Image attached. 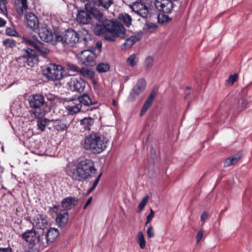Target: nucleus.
<instances>
[{"label": "nucleus", "mask_w": 252, "mask_h": 252, "mask_svg": "<svg viewBox=\"0 0 252 252\" xmlns=\"http://www.w3.org/2000/svg\"><path fill=\"white\" fill-rule=\"evenodd\" d=\"M96 169L91 159L82 160L76 165L75 170H70L67 174L72 179L82 181L91 179L95 175Z\"/></svg>", "instance_id": "obj_1"}, {"label": "nucleus", "mask_w": 252, "mask_h": 252, "mask_svg": "<svg viewBox=\"0 0 252 252\" xmlns=\"http://www.w3.org/2000/svg\"><path fill=\"white\" fill-rule=\"evenodd\" d=\"M108 140L102 135L93 132L87 135L81 143L82 147L93 154H99L107 147Z\"/></svg>", "instance_id": "obj_2"}, {"label": "nucleus", "mask_w": 252, "mask_h": 252, "mask_svg": "<svg viewBox=\"0 0 252 252\" xmlns=\"http://www.w3.org/2000/svg\"><path fill=\"white\" fill-rule=\"evenodd\" d=\"M92 16L100 22L103 21L102 12L96 8L94 4L88 2L85 4V11H78L76 15V20L82 24H89L92 21Z\"/></svg>", "instance_id": "obj_3"}, {"label": "nucleus", "mask_w": 252, "mask_h": 252, "mask_svg": "<svg viewBox=\"0 0 252 252\" xmlns=\"http://www.w3.org/2000/svg\"><path fill=\"white\" fill-rule=\"evenodd\" d=\"M107 32L111 34V36L107 35L105 39L113 41L116 37L124 38L126 35V29L123 25H120L116 22L106 20L103 21Z\"/></svg>", "instance_id": "obj_4"}, {"label": "nucleus", "mask_w": 252, "mask_h": 252, "mask_svg": "<svg viewBox=\"0 0 252 252\" xmlns=\"http://www.w3.org/2000/svg\"><path fill=\"white\" fill-rule=\"evenodd\" d=\"M43 74L49 80L61 79L64 72L63 68L60 65L50 63L42 70Z\"/></svg>", "instance_id": "obj_5"}, {"label": "nucleus", "mask_w": 252, "mask_h": 252, "mask_svg": "<svg viewBox=\"0 0 252 252\" xmlns=\"http://www.w3.org/2000/svg\"><path fill=\"white\" fill-rule=\"evenodd\" d=\"M20 63H24L28 66H33L38 63V58L35 51L28 48L22 50V55L17 59Z\"/></svg>", "instance_id": "obj_6"}, {"label": "nucleus", "mask_w": 252, "mask_h": 252, "mask_svg": "<svg viewBox=\"0 0 252 252\" xmlns=\"http://www.w3.org/2000/svg\"><path fill=\"white\" fill-rule=\"evenodd\" d=\"M56 38L57 41L65 42L71 46H73L79 41L78 32L72 29L65 31L63 35H58Z\"/></svg>", "instance_id": "obj_7"}, {"label": "nucleus", "mask_w": 252, "mask_h": 252, "mask_svg": "<svg viewBox=\"0 0 252 252\" xmlns=\"http://www.w3.org/2000/svg\"><path fill=\"white\" fill-rule=\"evenodd\" d=\"M67 85L70 91L81 93L84 90L86 83L80 77L74 75L67 81Z\"/></svg>", "instance_id": "obj_8"}, {"label": "nucleus", "mask_w": 252, "mask_h": 252, "mask_svg": "<svg viewBox=\"0 0 252 252\" xmlns=\"http://www.w3.org/2000/svg\"><path fill=\"white\" fill-rule=\"evenodd\" d=\"M77 57L82 63L86 65L93 66L96 63L94 61V54L89 50H84L77 54Z\"/></svg>", "instance_id": "obj_9"}, {"label": "nucleus", "mask_w": 252, "mask_h": 252, "mask_svg": "<svg viewBox=\"0 0 252 252\" xmlns=\"http://www.w3.org/2000/svg\"><path fill=\"white\" fill-rule=\"evenodd\" d=\"M25 42L27 45L33 47L38 53L43 57H45L50 53V50L45 47L43 44L39 41H33L27 39L25 40Z\"/></svg>", "instance_id": "obj_10"}, {"label": "nucleus", "mask_w": 252, "mask_h": 252, "mask_svg": "<svg viewBox=\"0 0 252 252\" xmlns=\"http://www.w3.org/2000/svg\"><path fill=\"white\" fill-rule=\"evenodd\" d=\"M29 106L33 109H39L42 107L45 103L44 96L41 94H35L29 97Z\"/></svg>", "instance_id": "obj_11"}, {"label": "nucleus", "mask_w": 252, "mask_h": 252, "mask_svg": "<svg viewBox=\"0 0 252 252\" xmlns=\"http://www.w3.org/2000/svg\"><path fill=\"white\" fill-rule=\"evenodd\" d=\"M39 237V234L33 228L26 231L22 235V238L25 241L33 246L38 243Z\"/></svg>", "instance_id": "obj_12"}, {"label": "nucleus", "mask_w": 252, "mask_h": 252, "mask_svg": "<svg viewBox=\"0 0 252 252\" xmlns=\"http://www.w3.org/2000/svg\"><path fill=\"white\" fill-rule=\"evenodd\" d=\"M132 10L141 17L146 18L149 14L148 7L141 1H135L130 5Z\"/></svg>", "instance_id": "obj_13"}, {"label": "nucleus", "mask_w": 252, "mask_h": 252, "mask_svg": "<svg viewBox=\"0 0 252 252\" xmlns=\"http://www.w3.org/2000/svg\"><path fill=\"white\" fill-rule=\"evenodd\" d=\"M26 23L27 27L32 31L37 29L39 27V21L35 15L30 12L25 15Z\"/></svg>", "instance_id": "obj_14"}, {"label": "nucleus", "mask_w": 252, "mask_h": 252, "mask_svg": "<svg viewBox=\"0 0 252 252\" xmlns=\"http://www.w3.org/2000/svg\"><path fill=\"white\" fill-rule=\"evenodd\" d=\"M82 105L80 104L79 100L73 99L70 100L68 104L66 106V108L70 115H73L81 111Z\"/></svg>", "instance_id": "obj_15"}, {"label": "nucleus", "mask_w": 252, "mask_h": 252, "mask_svg": "<svg viewBox=\"0 0 252 252\" xmlns=\"http://www.w3.org/2000/svg\"><path fill=\"white\" fill-rule=\"evenodd\" d=\"M40 38L46 42H52L53 41L54 35L52 32L46 28H41L38 33Z\"/></svg>", "instance_id": "obj_16"}, {"label": "nucleus", "mask_w": 252, "mask_h": 252, "mask_svg": "<svg viewBox=\"0 0 252 252\" xmlns=\"http://www.w3.org/2000/svg\"><path fill=\"white\" fill-rule=\"evenodd\" d=\"M78 199L74 197H67L63 199L62 201V206L64 209V211H67L71 209L76 205Z\"/></svg>", "instance_id": "obj_17"}, {"label": "nucleus", "mask_w": 252, "mask_h": 252, "mask_svg": "<svg viewBox=\"0 0 252 252\" xmlns=\"http://www.w3.org/2000/svg\"><path fill=\"white\" fill-rule=\"evenodd\" d=\"M78 35L80 42L85 46H89L90 42L92 41V36L89 33L88 31L86 30L80 31L78 32Z\"/></svg>", "instance_id": "obj_18"}, {"label": "nucleus", "mask_w": 252, "mask_h": 252, "mask_svg": "<svg viewBox=\"0 0 252 252\" xmlns=\"http://www.w3.org/2000/svg\"><path fill=\"white\" fill-rule=\"evenodd\" d=\"M156 93L154 91L151 92L150 95H149L146 100L145 101L142 106L140 114V116H143L146 112L147 110L150 108L153 102L154 98L156 96Z\"/></svg>", "instance_id": "obj_19"}, {"label": "nucleus", "mask_w": 252, "mask_h": 252, "mask_svg": "<svg viewBox=\"0 0 252 252\" xmlns=\"http://www.w3.org/2000/svg\"><path fill=\"white\" fill-rule=\"evenodd\" d=\"M48 222L46 219L41 215H38L34 219L33 226L38 229H44L47 226Z\"/></svg>", "instance_id": "obj_20"}, {"label": "nucleus", "mask_w": 252, "mask_h": 252, "mask_svg": "<svg viewBox=\"0 0 252 252\" xmlns=\"http://www.w3.org/2000/svg\"><path fill=\"white\" fill-rule=\"evenodd\" d=\"M51 123L54 128L57 131H64L68 128V125L65 122L61 120H51Z\"/></svg>", "instance_id": "obj_21"}, {"label": "nucleus", "mask_w": 252, "mask_h": 252, "mask_svg": "<svg viewBox=\"0 0 252 252\" xmlns=\"http://www.w3.org/2000/svg\"><path fill=\"white\" fill-rule=\"evenodd\" d=\"M59 235V230L54 228H51L46 234V239L47 243L54 242Z\"/></svg>", "instance_id": "obj_22"}, {"label": "nucleus", "mask_w": 252, "mask_h": 252, "mask_svg": "<svg viewBox=\"0 0 252 252\" xmlns=\"http://www.w3.org/2000/svg\"><path fill=\"white\" fill-rule=\"evenodd\" d=\"M78 99L79 100L81 105L85 106H90L92 105L95 104L96 101L91 98V97L87 94H83L80 95L78 97Z\"/></svg>", "instance_id": "obj_23"}, {"label": "nucleus", "mask_w": 252, "mask_h": 252, "mask_svg": "<svg viewBox=\"0 0 252 252\" xmlns=\"http://www.w3.org/2000/svg\"><path fill=\"white\" fill-rule=\"evenodd\" d=\"M68 220V213L67 211H63L58 214L56 218V221L61 227H64L67 223Z\"/></svg>", "instance_id": "obj_24"}, {"label": "nucleus", "mask_w": 252, "mask_h": 252, "mask_svg": "<svg viewBox=\"0 0 252 252\" xmlns=\"http://www.w3.org/2000/svg\"><path fill=\"white\" fill-rule=\"evenodd\" d=\"M79 72L83 77L92 80L94 84L96 83L94 79L95 72L94 70L87 67H82Z\"/></svg>", "instance_id": "obj_25"}, {"label": "nucleus", "mask_w": 252, "mask_h": 252, "mask_svg": "<svg viewBox=\"0 0 252 252\" xmlns=\"http://www.w3.org/2000/svg\"><path fill=\"white\" fill-rule=\"evenodd\" d=\"M132 19L131 17L126 13H122L119 14L118 17V22L120 25H125L127 27H129L131 23Z\"/></svg>", "instance_id": "obj_26"}, {"label": "nucleus", "mask_w": 252, "mask_h": 252, "mask_svg": "<svg viewBox=\"0 0 252 252\" xmlns=\"http://www.w3.org/2000/svg\"><path fill=\"white\" fill-rule=\"evenodd\" d=\"M80 123L85 130H90L92 126L94 124V119L91 117H85L81 119Z\"/></svg>", "instance_id": "obj_27"}, {"label": "nucleus", "mask_w": 252, "mask_h": 252, "mask_svg": "<svg viewBox=\"0 0 252 252\" xmlns=\"http://www.w3.org/2000/svg\"><path fill=\"white\" fill-rule=\"evenodd\" d=\"M240 158L241 155L239 154H235L227 158L224 162V166L228 167L236 164Z\"/></svg>", "instance_id": "obj_28"}, {"label": "nucleus", "mask_w": 252, "mask_h": 252, "mask_svg": "<svg viewBox=\"0 0 252 252\" xmlns=\"http://www.w3.org/2000/svg\"><path fill=\"white\" fill-rule=\"evenodd\" d=\"M146 83L143 78H140L137 80L136 85L133 88L134 91H136L140 94L142 93L145 90Z\"/></svg>", "instance_id": "obj_29"}, {"label": "nucleus", "mask_w": 252, "mask_h": 252, "mask_svg": "<svg viewBox=\"0 0 252 252\" xmlns=\"http://www.w3.org/2000/svg\"><path fill=\"white\" fill-rule=\"evenodd\" d=\"M51 123V120L46 118L40 119L37 120V126L38 128L41 131L45 129L46 126Z\"/></svg>", "instance_id": "obj_30"}, {"label": "nucleus", "mask_w": 252, "mask_h": 252, "mask_svg": "<svg viewBox=\"0 0 252 252\" xmlns=\"http://www.w3.org/2000/svg\"><path fill=\"white\" fill-rule=\"evenodd\" d=\"M137 242L141 249H143L146 246V241L144 237V235L141 231L138 232L137 234Z\"/></svg>", "instance_id": "obj_31"}, {"label": "nucleus", "mask_w": 252, "mask_h": 252, "mask_svg": "<svg viewBox=\"0 0 252 252\" xmlns=\"http://www.w3.org/2000/svg\"><path fill=\"white\" fill-rule=\"evenodd\" d=\"M110 69V65L107 63H100L96 67V69L99 73H103L108 71Z\"/></svg>", "instance_id": "obj_32"}, {"label": "nucleus", "mask_w": 252, "mask_h": 252, "mask_svg": "<svg viewBox=\"0 0 252 252\" xmlns=\"http://www.w3.org/2000/svg\"><path fill=\"white\" fill-rule=\"evenodd\" d=\"M98 6H101L106 9H108L113 3V0H97Z\"/></svg>", "instance_id": "obj_33"}, {"label": "nucleus", "mask_w": 252, "mask_h": 252, "mask_svg": "<svg viewBox=\"0 0 252 252\" xmlns=\"http://www.w3.org/2000/svg\"><path fill=\"white\" fill-rule=\"evenodd\" d=\"M94 32L95 34L98 35L104 34L107 32L103 23L101 25L97 24L94 29Z\"/></svg>", "instance_id": "obj_34"}, {"label": "nucleus", "mask_w": 252, "mask_h": 252, "mask_svg": "<svg viewBox=\"0 0 252 252\" xmlns=\"http://www.w3.org/2000/svg\"><path fill=\"white\" fill-rule=\"evenodd\" d=\"M138 62V59L135 54L130 55L126 60L127 63L131 67L135 65Z\"/></svg>", "instance_id": "obj_35"}, {"label": "nucleus", "mask_w": 252, "mask_h": 252, "mask_svg": "<svg viewBox=\"0 0 252 252\" xmlns=\"http://www.w3.org/2000/svg\"><path fill=\"white\" fill-rule=\"evenodd\" d=\"M138 41V38L135 36H131L127 38L124 43L127 48H130L132 46Z\"/></svg>", "instance_id": "obj_36"}, {"label": "nucleus", "mask_w": 252, "mask_h": 252, "mask_svg": "<svg viewBox=\"0 0 252 252\" xmlns=\"http://www.w3.org/2000/svg\"><path fill=\"white\" fill-rule=\"evenodd\" d=\"M21 6H19L17 9V12L20 16L23 15L24 10L28 9L27 0H21Z\"/></svg>", "instance_id": "obj_37"}, {"label": "nucleus", "mask_w": 252, "mask_h": 252, "mask_svg": "<svg viewBox=\"0 0 252 252\" xmlns=\"http://www.w3.org/2000/svg\"><path fill=\"white\" fill-rule=\"evenodd\" d=\"M2 44L5 48H12L16 45V42L12 38H7L3 40Z\"/></svg>", "instance_id": "obj_38"}, {"label": "nucleus", "mask_w": 252, "mask_h": 252, "mask_svg": "<svg viewBox=\"0 0 252 252\" xmlns=\"http://www.w3.org/2000/svg\"><path fill=\"white\" fill-rule=\"evenodd\" d=\"M170 20L171 19L168 17V16L165 14H162L158 15V21L159 23L163 24L170 21Z\"/></svg>", "instance_id": "obj_39"}, {"label": "nucleus", "mask_w": 252, "mask_h": 252, "mask_svg": "<svg viewBox=\"0 0 252 252\" xmlns=\"http://www.w3.org/2000/svg\"><path fill=\"white\" fill-rule=\"evenodd\" d=\"M148 198H149V196H146L141 200V201L139 203L138 207V212H141L143 210V209L144 208V207L145 206L146 204H147V203L148 202Z\"/></svg>", "instance_id": "obj_40"}, {"label": "nucleus", "mask_w": 252, "mask_h": 252, "mask_svg": "<svg viewBox=\"0 0 252 252\" xmlns=\"http://www.w3.org/2000/svg\"><path fill=\"white\" fill-rule=\"evenodd\" d=\"M6 3L7 1L6 0H0V9L1 13L5 15H7V12L6 7Z\"/></svg>", "instance_id": "obj_41"}, {"label": "nucleus", "mask_w": 252, "mask_h": 252, "mask_svg": "<svg viewBox=\"0 0 252 252\" xmlns=\"http://www.w3.org/2000/svg\"><path fill=\"white\" fill-rule=\"evenodd\" d=\"M140 94L137 92L136 91H134V89H132V91L129 94L128 96V99L130 101H134L139 96Z\"/></svg>", "instance_id": "obj_42"}, {"label": "nucleus", "mask_w": 252, "mask_h": 252, "mask_svg": "<svg viewBox=\"0 0 252 252\" xmlns=\"http://www.w3.org/2000/svg\"><path fill=\"white\" fill-rule=\"evenodd\" d=\"M66 65L68 67V68L73 71V72H79L80 69L79 67H78L76 65L71 63H66Z\"/></svg>", "instance_id": "obj_43"}, {"label": "nucleus", "mask_w": 252, "mask_h": 252, "mask_svg": "<svg viewBox=\"0 0 252 252\" xmlns=\"http://www.w3.org/2000/svg\"><path fill=\"white\" fill-rule=\"evenodd\" d=\"M238 75L237 74H234L230 75L228 79L227 80L228 84L230 85H232L233 83L237 80Z\"/></svg>", "instance_id": "obj_44"}, {"label": "nucleus", "mask_w": 252, "mask_h": 252, "mask_svg": "<svg viewBox=\"0 0 252 252\" xmlns=\"http://www.w3.org/2000/svg\"><path fill=\"white\" fill-rule=\"evenodd\" d=\"M153 63V58L149 56L146 58L144 62V65L146 68H149L152 66Z\"/></svg>", "instance_id": "obj_45"}, {"label": "nucleus", "mask_w": 252, "mask_h": 252, "mask_svg": "<svg viewBox=\"0 0 252 252\" xmlns=\"http://www.w3.org/2000/svg\"><path fill=\"white\" fill-rule=\"evenodd\" d=\"M146 27L148 30L154 31L157 28V25L156 23L148 22L146 24Z\"/></svg>", "instance_id": "obj_46"}, {"label": "nucleus", "mask_w": 252, "mask_h": 252, "mask_svg": "<svg viewBox=\"0 0 252 252\" xmlns=\"http://www.w3.org/2000/svg\"><path fill=\"white\" fill-rule=\"evenodd\" d=\"M147 236L149 238H153L155 236L154 229L152 226H150L147 230Z\"/></svg>", "instance_id": "obj_47"}, {"label": "nucleus", "mask_w": 252, "mask_h": 252, "mask_svg": "<svg viewBox=\"0 0 252 252\" xmlns=\"http://www.w3.org/2000/svg\"><path fill=\"white\" fill-rule=\"evenodd\" d=\"M203 236V232L202 230H200L198 232L196 235V241L199 243Z\"/></svg>", "instance_id": "obj_48"}, {"label": "nucleus", "mask_w": 252, "mask_h": 252, "mask_svg": "<svg viewBox=\"0 0 252 252\" xmlns=\"http://www.w3.org/2000/svg\"><path fill=\"white\" fill-rule=\"evenodd\" d=\"M102 172L100 173L99 174V175L97 176V177L96 178V179L95 180V181H94L92 186L93 187H94L95 188L96 187V186L97 185V184H98L100 179L102 176Z\"/></svg>", "instance_id": "obj_49"}, {"label": "nucleus", "mask_w": 252, "mask_h": 252, "mask_svg": "<svg viewBox=\"0 0 252 252\" xmlns=\"http://www.w3.org/2000/svg\"><path fill=\"white\" fill-rule=\"evenodd\" d=\"M239 106L242 107V109L246 107V102L244 98H241L239 102Z\"/></svg>", "instance_id": "obj_50"}, {"label": "nucleus", "mask_w": 252, "mask_h": 252, "mask_svg": "<svg viewBox=\"0 0 252 252\" xmlns=\"http://www.w3.org/2000/svg\"><path fill=\"white\" fill-rule=\"evenodd\" d=\"M154 217V211L151 209L150 214L147 216V219L152 220Z\"/></svg>", "instance_id": "obj_51"}, {"label": "nucleus", "mask_w": 252, "mask_h": 252, "mask_svg": "<svg viewBox=\"0 0 252 252\" xmlns=\"http://www.w3.org/2000/svg\"><path fill=\"white\" fill-rule=\"evenodd\" d=\"M24 252H38V250L33 247H29Z\"/></svg>", "instance_id": "obj_52"}, {"label": "nucleus", "mask_w": 252, "mask_h": 252, "mask_svg": "<svg viewBox=\"0 0 252 252\" xmlns=\"http://www.w3.org/2000/svg\"><path fill=\"white\" fill-rule=\"evenodd\" d=\"M0 252H13L10 248H0Z\"/></svg>", "instance_id": "obj_53"}, {"label": "nucleus", "mask_w": 252, "mask_h": 252, "mask_svg": "<svg viewBox=\"0 0 252 252\" xmlns=\"http://www.w3.org/2000/svg\"><path fill=\"white\" fill-rule=\"evenodd\" d=\"M207 217H208L207 213L206 212H204L201 216L200 219H201V221H204L207 218Z\"/></svg>", "instance_id": "obj_54"}, {"label": "nucleus", "mask_w": 252, "mask_h": 252, "mask_svg": "<svg viewBox=\"0 0 252 252\" xmlns=\"http://www.w3.org/2000/svg\"><path fill=\"white\" fill-rule=\"evenodd\" d=\"M6 24V20L0 17V28L4 27Z\"/></svg>", "instance_id": "obj_55"}, {"label": "nucleus", "mask_w": 252, "mask_h": 252, "mask_svg": "<svg viewBox=\"0 0 252 252\" xmlns=\"http://www.w3.org/2000/svg\"><path fill=\"white\" fill-rule=\"evenodd\" d=\"M92 199H93V198H92V197H90V198L87 200V201H86V203H85V204L84 206L83 207V209H85L87 208V207L91 204V202H92Z\"/></svg>", "instance_id": "obj_56"}, {"label": "nucleus", "mask_w": 252, "mask_h": 252, "mask_svg": "<svg viewBox=\"0 0 252 252\" xmlns=\"http://www.w3.org/2000/svg\"><path fill=\"white\" fill-rule=\"evenodd\" d=\"M95 188L93 187V186L88 189L87 191V194H90L91 192H92L94 189Z\"/></svg>", "instance_id": "obj_57"}, {"label": "nucleus", "mask_w": 252, "mask_h": 252, "mask_svg": "<svg viewBox=\"0 0 252 252\" xmlns=\"http://www.w3.org/2000/svg\"><path fill=\"white\" fill-rule=\"evenodd\" d=\"M95 188L93 187V186L88 189L87 191V194H90L91 192H92L94 189Z\"/></svg>", "instance_id": "obj_58"}, {"label": "nucleus", "mask_w": 252, "mask_h": 252, "mask_svg": "<svg viewBox=\"0 0 252 252\" xmlns=\"http://www.w3.org/2000/svg\"><path fill=\"white\" fill-rule=\"evenodd\" d=\"M95 188L93 187V186L88 189L87 191V194H90L91 192H92L94 189Z\"/></svg>", "instance_id": "obj_59"}, {"label": "nucleus", "mask_w": 252, "mask_h": 252, "mask_svg": "<svg viewBox=\"0 0 252 252\" xmlns=\"http://www.w3.org/2000/svg\"><path fill=\"white\" fill-rule=\"evenodd\" d=\"M95 188L93 187V186L88 189L87 191V194H90L91 192H92L94 189Z\"/></svg>", "instance_id": "obj_60"}, {"label": "nucleus", "mask_w": 252, "mask_h": 252, "mask_svg": "<svg viewBox=\"0 0 252 252\" xmlns=\"http://www.w3.org/2000/svg\"><path fill=\"white\" fill-rule=\"evenodd\" d=\"M228 208L227 207H225V208L223 210H222L220 212V216L221 214H222L225 211H226L227 210ZM221 218V216H220V220Z\"/></svg>", "instance_id": "obj_61"}, {"label": "nucleus", "mask_w": 252, "mask_h": 252, "mask_svg": "<svg viewBox=\"0 0 252 252\" xmlns=\"http://www.w3.org/2000/svg\"><path fill=\"white\" fill-rule=\"evenodd\" d=\"M10 29H6V33H7L8 35H14L13 34H11V33H10L8 32V30H10Z\"/></svg>", "instance_id": "obj_62"}, {"label": "nucleus", "mask_w": 252, "mask_h": 252, "mask_svg": "<svg viewBox=\"0 0 252 252\" xmlns=\"http://www.w3.org/2000/svg\"><path fill=\"white\" fill-rule=\"evenodd\" d=\"M151 220L147 219V220H146V222L145 223V225H147L149 223H150V222L151 221Z\"/></svg>", "instance_id": "obj_63"}, {"label": "nucleus", "mask_w": 252, "mask_h": 252, "mask_svg": "<svg viewBox=\"0 0 252 252\" xmlns=\"http://www.w3.org/2000/svg\"><path fill=\"white\" fill-rule=\"evenodd\" d=\"M112 103H113V104L115 106H116L117 105V102L115 100H113Z\"/></svg>", "instance_id": "obj_64"}]
</instances>
